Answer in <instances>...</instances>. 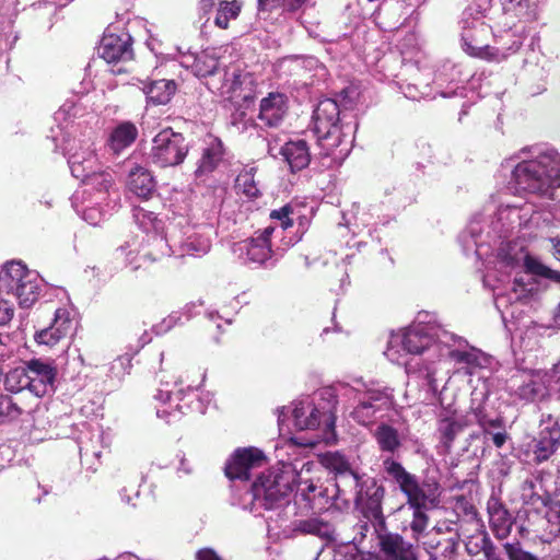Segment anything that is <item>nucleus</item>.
<instances>
[{
  "label": "nucleus",
  "mask_w": 560,
  "mask_h": 560,
  "mask_svg": "<svg viewBox=\"0 0 560 560\" xmlns=\"http://www.w3.org/2000/svg\"><path fill=\"white\" fill-rule=\"evenodd\" d=\"M516 191L553 198L560 185V155L553 150L540 152L534 159L518 163L512 173Z\"/></svg>",
  "instance_id": "1"
},
{
  "label": "nucleus",
  "mask_w": 560,
  "mask_h": 560,
  "mask_svg": "<svg viewBox=\"0 0 560 560\" xmlns=\"http://www.w3.org/2000/svg\"><path fill=\"white\" fill-rule=\"evenodd\" d=\"M454 335L433 324L413 323L401 332L393 335L385 354L390 361L401 363L400 351L406 354H422L433 350L436 357L444 355Z\"/></svg>",
  "instance_id": "2"
},
{
  "label": "nucleus",
  "mask_w": 560,
  "mask_h": 560,
  "mask_svg": "<svg viewBox=\"0 0 560 560\" xmlns=\"http://www.w3.org/2000/svg\"><path fill=\"white\" fill-rule=\"evenodd\" d=\"M339 121L340 109L338 104L331 98L322 100L313 114V129L326 154H332L342 144L346 148L341 149L340 153L349 151L348 147L351 141L346 140L345 127Z\"/></svg>",
  "instance_id": "3"
},
{
  "label": "nucleus",
  "mask_w": 560,
  "mask_h": 560,
  "mask_svg": "<svg viewBox=\"0 0 560 560\" xmlns=\"http://www.w3.org/2000/svg\"><path fill=\"white\" fill-rule=\"evenodd\" d=\"M69 165L74 177L98 192L100 200H104V196L109 195L114 186V177L109 172L95 171L97 158L92 143L86 142L74 151L69 158Z\"/></svg>",
  "instance_id": "4"
},
{
  "label": "nucleus",
  "mask_w": 560,
  "mask_h": 560,
  "mask_svg": "<svg viewBox=\"0 0 560 560\" xmlns=\"http://www.w3.org/2000/svg\"><path fill=\"white\" fill-rule=\"evenodd\" d=\"M39 278L21 261H11L1 270V283L8 295L11 293L22 307H30L39 295Z\"/></svg>",
  "instance_id": "5"
},
{
  "label": "nucleus",
  "mask_w": 560,
  "mask_h": 560,
  "mask_svg": "<svg viewBox=\"0 0 560 560\" xmlns=\"http://www.w3.org/2000/svg\"><path fill=\"white\" fill-rule=\"evenodd\" d=\"M363 388H355L358 405L350 416L361 425H370L389 410L394 405L393 390L388 387L362 385Z\"/></svg>",
  "instance_id": "6"
},
{
  "label": "nucleus",
  "mask_w": 560,
  "mask_h": 560,
  "mask_svg": "<svg viewBox=\"0 0 560 560\" xmlns=\"http://www.w3.org/2000/svg\"><path fill=\"white\" fill-rule=\"evenodd\" d=\"M188 151L185 137L172 128H165L153 138L150 159L160 167L177 166L184 162Z\"/></svg>",
  "instance_id": "7"
},
{
  "label": "nucleus",
  "mask_w": 560,
  "mask_h": 560,
  "mask_svg": "<svg viewBox=\"0 0 560 560\" xmlns=\"http://www.w3.org/2000/svg\"><path fill=\"white\" fill-rule=\"evenodd\" d=\"M322 395H327L330 398L327 408L322 404L315 405L310 400L300 401L295 405L293 417L294 424L299 430H313L323 424L326 433L334 432L337 400L329 389L324 390Z\"/></svg>",
  "instance_id": "8"
},
{
  "label": "nucleus",
  "mask_w": 560,
  "mask_h": 560,
  "mask_svg": "<svg viewBox=\"0 0 560 560\" xmlns=\"http://www.w3.org/2000/svg\"><path fill=\"white\" fill-rule=\"evenodd\" d=\"M291 491L289 481L276 470L262 472L252 485L248 494L252 498V510L273 509Z\"/></svg>",
  "instance_id": "9"
},
{
  "label": "nucleus",
  "mask_w": 560,
  "mask_h": 560,
  "mask_svg": "<svg viewBox=\"0 0 560 560\" xmlns=\"http://www.w3.org/2000/svg\"><path fill=\"white\" fill-rule=\"evenodd\" d=\"M462 46L470 56L482 57L490 49L486 39L490 33V27L483 22L482 12L470 5L463 12L460 20Z\"/></svg>",
  "instance_id": "10"
},
{
  "label": "nucleus",
  "mask_w": 560,
  "mask_h": 560,
  "mask_svg": "<svg viewBox=\"0 0 560 560\" xmlns=\"http://www.w3.org/2000/svg\"><path fill=\"white\" fill-rule=\"evenodd\" d=\"M444 355H448L456 364L455 373L465 376L480 375L491 369L492 357L475 347H462V340L454 339L450 346H444Z\"/></svg>",
  "instance_id": "11"
},
{
  "label": "nucleus",
  "mask_w": 560,
  "mask_h": 560,
  "mask_svg": "<svg viewBox=\"0 0 560 560\" xmlns=\"http://www.w3.org/2000/svg\"><path fill=\"white\" fill-rule=\"evenodd\" d=\"M355 482V503L364 511L368 517L380 518L382 516V499L384 489L377 485L374 478L352 474Z\"/></svg>",
  "instance_id": "12"
},
{
  "label": "nucleus",
  "mask_w": 560,
  "mask_h": 560,
  "mask_svg": "<svg viewBox=\"0 0 560 560\" xmlns=\"http://www.w3.org/2000/svg\"><path fill=\"white\" fill-rule=\"evenodd\" d=\"M264 453L256 447L236 450L225 465V475L229 479H249L252 471L265 465Z\"/></svg>",
  "instance_id": "13"
},
{
  "label": "nucleus",
  "mask_w": 560,
  "mask_h": 560,
  "mask_svg": "<svg viewBox=\"0 0 560 560\" xmlns=\"http://www.w3.org/2000/svg\"><path fill=\"white\" fill-rule=\"evenodd\" d=\"M28 390L37 398L44 397L54 390L57 369L52 362L32 359L25 362Z\"/></svg>",
  "instance_id": "14"
},
{
  "label": "nucleus",
  "mask_w": 560,
  "mask_h": 560,
  "mask_svg": "<svg viewBox=\"0 0 560 560\" xmlns=\"http://www.w3.org/2000/svg\"><path fill=\"white\" fill-rule=\"evenodd\" d=\"M161 384L162 387L154 395L156 416L166 423L177 422L184 415L185 406L179 404L184 396L183 389L174 392L171 388V383L164 382L163 377L161 378Z\"/></svg>",
  "instance_id": "15"
},
{
  "label": "nucleus",
  "mask_w": 560,
  "mask_h": 560,
  "mask_svg": "<svg viewBox=\"0 0 560 560\" xmlns=\"http://www.w3.org/2000/svg\"><path fill=\"white\" fill-rule=\"evenodd\" d=\"M560 446V425L552 419L544 420L536 438L529 444L537 463L549 459Z\"/></svg>",
  "instance_id": "16"
},
{
  "label": "nucleus",
  "mask_w": 560,
  "mask_h": 560,
  "mask_svg": "<svg viewBox=\"0 0 560 560\" xmlns=\"http://www.w3.org/2000/svg\"><path fill=\"white\" fill-rule=\"evenodd\" d=\"M250 77L243 72L238 67H231L224 72V79L220 86H217L219 93L228 100L238 104L241 101L252 98Z\"/></svg>",
  "instance_id": "17"
},
{
  "label": "nucleus",
  "mask_w": 560,
  "mask_h": 560,
  "mask_svg": "<svg viewBox=\"0 0 560 560\" xmlns=\"http://www.w3.org/2000/svg\"><path fill=\"white\" fill-rule=\"evenodd\" d=\"M273 231V226L266 228L261 232L256 233L252 238L238 243L235 250L245 254L249 262L265 264L271 258L270 236Z\"/></svg>",
  "instance_id": "18"
},
{
  "label": "nucleus",
  "mask_w": 560,
  "mask_h": 560,
  "mask_svg": "<svg viewBox=\"0 0 560 560\" xmlns=\"http://www.w3.org/2000/svg\"><path fill=\"white\" fill-rule=\"evenodd\" d=\"M72 329L73 324L69 311L58 308L55 312V318L51 325L38 331L35 335V340L39 345L52 347L70 335Z\"/></svg>",
  "instance_id": "19"
},
{
  "label": "nucleus",
  "mask_w": 560,
  "mask_h": 560,
  "mask_svg": "<svg viewBox=\"0 0 560 560\" xmlns=\"http://www.w3.org/2000/svg\"><path fill=\"white\" fill-rule=\"evenodd\" d=\"M228 48H210L196 56L184 57L182 63L191 69L196 77H208L214 73L223 58L222 52Z\"/></svg>",
  "instance_id": "20"
},
{
  "label": "nucleus",
  "mask_w": 560,
  "mask_h": 560,
  "mask_svg": "<svg viewBox=\"0 0 560 560\" xmlns=\"http://www.w3.org/2000/svg\"><path fill=\"white\" fill-rule=\"evenodd\" d=\"M490 527L498 539H505L512 529L514 520L508 509L495 495L487 502Z\"/></svg>",
  "instance_id": "21"
},
{
  "label": "nucleus",
  "mask_w": 560,
  "mask_h": 560,
  "mask_svg": "<svg viewBox=\"0 0 560 560\" xmlns=\"http://www.w3.org/2000/svg\"><path fill=\"white\" fill-rule=\"evenodd\" d=\"M383 466L388 476L399 485L407 498H412L415 501L422 498L420 491L424 488L418 483L415 476L405 470L400 463L393 458H386Z\"/></svg>",
  "instance_id": "22"
},
{
  "label": "nucleus",
  "mask_w": 560,
  "mask_h": 560,
  "mask_svg": "<svg viewBox=\"0 0 560 560\" xmlns=\"http://www.w3.org/2000/svg\"><path fill=\"white\" fill-rule=\"evenodd\" d=\"M381 551L392 560H417L413 545L406 541L402 536L386 533L378 536Z\"/></svg>",
  "instance_id": "23"
},
{
  "label": "nucleus",
  "mask_w": 560,
  "mask_h": 560,
  "mask_svg": "<svg viewBox=\"0 0 560 560\" xmlns=\"http://www.w3.org/2000/svg\"><path fill=\"white\" fill-rule=\"evenodd\" d=\"M98 51L108 63L130 59L132 55L129 37L115 34L103 36Z\"/></svg>",
  "instance_id": "24"
},
{
  "label": "nucleus",
  "mask_w": 560,
  "mask_h": 560,
  "mask_svg": "<svg viewBox=\"0 0 560 560\" xmlns=\"http://www.w3.org/2000/svg\"><path fill=\"white\" fill-rule=\"evenodd\" d=\"M287 97L281 93H269L260 102L259 119L269 127L278 126L287 113Z\"/></svg>",
  "instance_id": "25"
},
{
  "label": "nucleus",
  "mask_w": 560,
  "mask_h": 560,
  "mask_svg": "<svg viewBox=\"0 0 560 560\" xmlns=\"http://www.w3.org/2000/svg\"><path fill=\"white\" fill-rule=\"evenodd\" d=\"M472 423L470 413L466 415H452L450 417L441 418L439 421L438 431L441 436L443 446L448 451L456 435L466 427Z\"/></svg>",
  "instance_id": "26"
},
{
  "label": "nucleus",
  "mask_w": 560,
  "mask_h": 560,
  "mask_svg": "<svg viewBox=\"0 0 560 560\" xmlns=\"http://www.w3.org/2000/svg\"><path fill=\"white\" fill-rule=\"evenodd\" d=\"M281 154L293 172L305 168L311 161L308 145L302 139L287 142L281 148Z\"/></svg>",
  "instance_id": "27"
},
{
  "label": "nucleus",
  "mask_w": 560,
  "mask_h": 560,
  "mask_svg": "<svg viewBox=\"0 0 560 560\" xmlns=\"http://www.w3.org/2000/svg\"><path fill=\"white\" fill-rule=\"evenodd\" d=\"M420 493L422 494V498L417 501L412 498H408V504L413 511L410 528L415 534L416 539H418L419 535L422 534L428 526L429 518L423 510L427 508L428 503H433L435 500L434 495L428 493L425 489L421 490Z\"/></svg>",
  "instance_id": "28"
},
{
  "label": "nucleus",
  "mask_w": 560,
  "mask_h": 560,
  "mask_svg": "<svg viewBox=\"0 0 560 560\" xmlns=\"http://www.w3.org/2000/svg\"><path fill=\"white\" fill-rule=\"evenodd\" d=\"M128 187L135 195L147 199L154 191L155 182L148 170L136 166L129 172Z\"/></svg>",
  "instance_id": "29"
},
{
  "label": "nucleus",
  "mask_w": 560,
  "mask_h": 560,
  "mask_svg": "<svg viewBox=\"0 0 560 560\" xmlns=\"http://www.w3.org/2000/svg\"><path fill=\"white\" fill-rule=\"evenodd\" d=\"M223 144L218 138H210L202 151L196 170L197 175L212 172L223 159Z\"/></svg>",
  "instance_id": "30"
},
{
  "label": "nucleus",
  "mask_w": 560,
  "mask_h": 560,
  "mask_svg": "<svg viewBox=\"0 0 560 560\" xmlns=\"http://www.w3.org/2000/svg\"><path fill=\"white\" fill-rule=\"evenodd\" d=\"M137 136L138 130L133 124L121 122L110 132L107 144L115 154H119L135 142Z\"/></svg>",
  "instance_id": "31"
},
{
  "label": "nucleus",
  "mask_w": 560,
  "mask_h": 560,
  "mask_svg": "<svg viewBox=\"0 0 560 560\" xmlns=\"http://www.w3.org/2000/svg\"><path fill=\"white\" fill-rule=\"evenodd\" d=\"M477 396H478V393L474 392L472 398H471L470 410H469L470 418L472 419V422L476 421L483 429V431L486 433H489V429H491V428H494V429L503 428L504 422H503L502 418L498 417V418L491 419V420H489L487 418L485 407H483V402L487 399V395L485 393H480V397L478 398Z\"/></svg>",
  "instance_id": "32"
},
{
  "label": "nucleus",
  "mask_w": 560,
  "mask_h": 560,
  "mask_svg": "<svg viewBox=\"0 0 560 560\" xmlns=\"http://www.w3.org/2000/svg\"><path fill=\"white\" fill-rule=\"evenodd\" d=\"M142 90L149 102L162 105L170 102L176 91V84L173 80H158L145 84Z\"/></svg>",
  "instance_id": "33"
},
{
  "label": "nucleus",
  "mask_w": 560,
  "mask_h": 560,
  "mask_svg": "<svg viewBox=\"0 0 560 560\" xmlns=\"http://www.w3.org/2000/svg\"><path fill=\"white\" fill-rule=\"evenodd\" d=\"M504 11L520 21L532 22L538 18L539 0H504Z\"/></svg>",
  "instance_id": "34"
},
{
  "label": "nucleus",
  "mask_w": 560,
  "mask_h": 560,
  "mask_svg": "<svg viewBox=\"0 0 560 560\" xmlns=\"http://www.w3.org/2000/svg\"><path fill=\"white\" fill-rule=\"evenodd\" d=\"M242 0H221L218 2L214 25L221 30L229 28L230 22L235 21L243 9Z\"/></svg>",
  "instance_id": "35"
},
{
  "label": "nucleus",
  "mask_w": 560,
  "mask_h": 560,
  "mask_svg": "<svg viewBox=\"0 0 560 560\" xmlns=\"http://www.w3.org/2000/svg\"><path fill=\"white\" fill-rule=\"evenodd\" d=\"M256 171L255 166H245L235 180L236 191L248 199H255L260 196L259 184L255 180Z\"/></svg>",
  "instance_id": "36"
},
{
  "label": "nucleus",
  "mask_w": 560,
  "mask_h": 560,
  "mask_svg": "<svg viewBox=\"0 0 560 560\" xmlns=\"http://www.w3.org/2000/svg\"><path fill=\"white\" fill-rule=\"evenodd\" d=\"M373 436L383 452L394 453L400 447L398 431L388 424H380L375 429Z\"/></svg>",
  "instance_id": "37"
},
{
  "label": "nucleus",
  "mask_w": 560,
  "mask_h": 560,
  "mask_svg": "<svg viewBox=\"0 0 560 560\" xmlns=\"http://www.w3.org/2000/svg\"><path fill=\"white\" fill-rule=\"evenodd\" d=\"M210 246L211 242L209 235L194 232L183 242L182 252L183 254L191 256H201L208 253Z\"/></svg>",
  "instance_id": "38"
},
{
  "label": "nucleus",
  "mask_w": 560,
  "mask_h": 560,
  "mask_svg": "<svg viewBox=\"0 0 560 560\" xmlns=\"http://www.w3.org/2000/svg\"><path fill=\"white\" fill-rule=\"evenodd\" d=\"M524 267L525 270L532 275L542 277L553 282L560 283V271L552 270L534 256H524Z\"/></svg>",
  "instance_id": "39"
},
{
  "label": "nucleus",
  "mask_w": 560,
  "mask_h": 560,
  "mask_svg": "<svg viewBox=\"0 0 560 560\" xmlns=\"http://www.w3.org/2000/svg\"><path fill=\"white\" fill-rule=\"evenodd\" d=\"M25 365L9 371L4 377V389L10 393H20L28 389Z\"/></svg>",
  "instance_id": "40"
},
{
  "label": "nucleus",
  "mask_w": 560,
  "mask_h": 560,
  "mask_svg": "<svg viewBox=\"0 0 560 560\" xmlns=\"http://www.w3.org/2000/svg\"><path fill=\"white\" fill-rule=\"evenodd\" d=\"M24 412L10 396L0 395V424L18 420Z\"/></svg>",
  "instance_id": "41"
},
{
  "label": "nucleus",
  "mask_w": 560,
  "mask_h": 560,
  "mask_svg": "<svg viewBox=\"0 0 560 560\" xmlns=\"http://www.w3.org/2000/svg\"><path fill=\"white\" fill-rule=\"evenodd\" d=\"M546 387L539 380L529 377L516 389L520 398L525 400H535L545 396Z\"/></svg>",
  "instance_id": "42"
},
{
  "label": "nucleus",
  "mask_w": 560,
  "mask_h": 560,
  "mask_svg": "<svg viewBox=\"0 0 560 560\" xmlns=\"http://www.w3.org/2000/svg\"><path fill=\"white\" fill-rule=\"evenodd\" d=\"M133 219L144 232H156L159 230L160 221L156 215L143 208L136 207L133 209Z\"/></svg>",
  "instance_id": "43"
},
{
  "label": "nucleus",
  "mask_w": 560,
  "mask_h": 560,
  "mask_svg": "<svg viewBox=\"0 0 560 560\" xmlns=\"http://www.w3.org/2000/svg\"><path fill=\"white\" fill-rule=\"evenodd\" d=\"M323 463L328 469L337 474L342 475L349 472L351 476L352 474H355L353 470H351L350 464L346 456L340 453L336 452L326 454Z\"/></svg>",
  "instance_id": "44"
},
{
  "label": "nucleus",
  "mask_w": 560,
  "mask_h": 560,
  "mask_svg": "<svg viewBox=\"0 0 560 560\" xmlns=\"http://www.w3.org/2000/svg\"><path fill=\"white\" fill-rule=\"evenodd\" d=\"M299 529L303 533L322 537L328 536L330 532L329 525L318 518L301 521L299 524Z\"/></svg>",
  "instance_id": "45"
},
{
  "label": "nucleus",
  "mask_w": 560,
  "mask_h": 560,
  "mask_svg": "<svg viewBox=\"0 0 560 560\" xmlns=\"http://www.w3.org/2000/svg\"><path fill=\"white\" fill-rule=\"evenodd\" d=\"M293 210L291 206L285 205L280 209L272 210L270 212V219L272 221L279 222V225L282 228V230H287L293 224V220L291 218Z\"/></svg>",
  "instance_id": "46"
},
{
  "label": "nucleus",
  "mask_w": 560,
  "mask_h": 560,
  "mask_svg": "<svg viewBox=\"0 0 560 560\" xmlns=\"http://www.w3.org/2000/svg\"><path fill=\"white\" fill-rule=\"evenodd\" d=\"M14 303L0 294V326L9 324L14 316Z\"/></svg>",
  "instance_id": "47"
},
{
  "label": "nucleus",
  "mask_w": 560,
  "mask_h": 560,
  "mask_svg": "<svg viewBox=\"0 0 560 560\" xmlns=\"http://www.w3.org/2000/svg\"><path fill=\"white\" fill-rule=\"evenodd\" d=\"M318 486L311 479H301L298 485V491L301 492L303 498L311 502L315 499Z\"/></svg>",
  "instance_id": "48"
},
{
  "label": "nucleus",
  "mask_w": 560,
  "mask_h": 560,
  "mask_svg": "<svg viewBox=\"0 0 560 560\" xmlns=\"http://www.w3.org/2000/svg\"><path fill=\"white\" fill-rule=\"evenodd\" d=\"M105 213L95 207L85 208L83 210V219L91 225H98L103 219Z\"/></svg>",
  "instance_id": "49"
},
{
  "label": "nucleus",
  "mask_w": 560,
  "mask_h": 560,
  "mask_svg": "<svg viewBox=\"0 0 560 560\" xmlns=\"http://www.w3.org/2000/svg\"><path fill=\"white\" fill-rule=\"evenodd\" d=\"M152 241L159 248V254L152 257L153 260H156L163 256H170L173 253L172 248L168 246L167 241L164 237L155 233L154 235H152Z\"/></svg>",
  "instance_id": "50"
},
{
  "label": "nucleus",
  "mask_w": 560,
  "mask_h": 560,
  "mask_svg": "<svg viewBox=\"0 0 560 560\" xmlns=\"http://www.w3.org/2000/svg\"><path fill=\"white\" fill-rule=\"evenodd\" d=\"M508 208H510L511 210L522 212L521 214H518V219L521 220V224H523L524 226L528 225L529 218H527V215L536 212L534 206L509 205Z\"/></svg>",
  "instance_id": "51"
},
{
  "label": "nucleus",
  "mask_w": 560,
  "mask_h": 560,
  "mask_svg": "<svg viewBox=\"0 0 560 560\" xmlns=\"http://www.w3.org/2000/svg\"><path fill=\"white\" fill-rule=\"evenodd\" d=\"M506 550L510 560H537L533 555L512 545H506Z\"/></svg>",
  "instance_id": "52"
},
{
  "label": "nucleus",
  "mask_w": 560,
  "mask_h": 560,
  "mask_svg": "<svg viewBox=\"0 0 560 560\" xmlns=\"http://www.w3.org/2000/svg\"><path fill=\"white\" fill-rule=\"evenodd\" d=\"M196 559L197 560H222L218 555L217 552L211 549V548H203V549H200L197 553H196Z\"/></svg>",
  "instance_id": "53"
},
{
  "label": "nucleus",
  "mask_w": 560,
  "mask_h": 560,
  "mask_svg": "<svg viewBox=\"0 0 560 560\" xmlns=\"http://www.w3.org/2000/svg\"><path fill=\"white\" fill-rule=\"evenodd\" d=\"M528 292H530V289H526V287L523 283L515 281L512 293L514 294L517 301L526 299Z\"/></svg>",
  "instance_id": "54"
},
{
  "label": "nucleus",
  "mask_w": 560,
  "mask_h": 560,
  "mask_svg": "<svg viewBox=\"0 0 560 560\" xmlns=\"http://www.w3.org/2000/svg\"><path fill=\"white\" fill-rule=\"evenodd\" d=\"M506 439H508V434L505 431H501V432H497V433L492 434V441L497 447H502L504 445V443L506 442Z\"/></svg>",
  "instance_id": "55"
},
{
  "label": "nucleus",
  "mask_w": 560,
  "mask_h": 560,
  "mask_svg": "<svg viewBox=\"0 0 560 560\" xmlns=\"http://www.w3.org/2000/svg\"><path fill=\"white\" fill-rule=\"evenodd\" d=\"M551 245H552V255L553 257L560 261V238L559 237H552L550 238Z\"/></svg>",
  "instance_id": "56"
},
{
  "label": "nucleus",
  "mask_w": 560,
  "mask_h": 560,
  "mask_svg": "<svg viewBox=\"0 0 560 560\" xmlns=\"http://www.w3.org/2000/svg\"><path fill=\"white\" fill-rule=\"evenodd\" d=\"M199 5L200 10L207 13L213 7V2L212 0H201Z\"/></svg>",
  "instance_id": "57"
},
{
  "label": "nucleus",
  "mask_w": 560,
  "mask_h": 560,
  "mask_svg": "<svg viewBox=\"0 0 560 560\" xmlns=\"http://www.w3.org/2000/svg\"><path fill=\"white\" fill-rule=\"evenodd\" d=\"M271 7V0H258V9L260 11L269 10Z\"/></svg>",
  "instance_id": "58"
},
{
  "label": "nucleus",
  "mask_w": 560,
  "mask_h": 560,
  "mask_svg": "<svg viewBox=\"0 0 560 560\" xmlns=\"http://www.w3.org/2000/svg\"><path fill=\"white\" fill-rule=\"evenodd\" d=\"M495 305L501 311L502 306H506L508 300L504 296L498 295L495 296Z\"/></svg>",
  "instance_id": "59"
},
{
  "label": "nucleus",
  "mask_w": 560,
  "mask_h": 560,
  "mask_svg": "<svg viewBox=\"0 0 560 560\" xmlns=\"http://www.w3.org/2000/svg\"><path fill=\"white\" fill-rule=\"evenodd\" d=\"M119 253L121 254H126V257L127 259L129 260V262L131 264L132 262V259H129V256H131L133 254L135 250L132 249H129L127 250V247L125 246H121L119 249H118Z\"/></svg>",
  "instance_id": "60"
},
{
  "label": "nucleus",
  "mask_w": 560,
  "mask_h": 560,
  "mask_svg": "<svg viewBox=\"0 0 560 560\" xmlns=\"http://www.w3.org/2000/svg\"><path fill=\"white\" fill-rule=\"evenodd\" d=\"M504 262L506 267L513 268L516 265L517 259L515 257H505Z\"/></svg>",
  "instance_id": "61"
},
{
  "label": "nucleus",
  "mask_w": 560,
  "mask_h": 560,
  "mask_svg": "<svg viewBox=\"0 0 560 560\" xmlns=\"http://www.w3.org/2000/svg\"><path fill=\"white\" fill-rule=\"evenodd\" d=\"M291 9L300 8L306 0H288Z\"/></svg>",
  "instance_id": "62"
},
{
  "label": "nucleus",
  "mask_w": 560,
  "mask_h": 560,
  "mask_svg": "<svg viewBox=\"0 0 560 560\" xmlns=\"http://www.w3.org/2000/svg\"><path fill=\"white\" fill-rule=\"evenodd\" d=\"M405 93L410 98H413V100L419 98V96L416 93H413V91H412L410 85L407 86V91Z\"/></svg>",
  "instance_id": "63"
},
{
  "label": "nucleus",
  "mask_w": 560,
  "mask_h": 560,
  "mask_svg": "<svg viewBox=\"0 0 560 560\" xmlns=\"http://www.w3.org/2000/svg\"><path fill=\"white\" fill-rule=\"evenodd\" d=\"M427 378H428V383L430 384V386H434V382H435L434 372L429 371L427 373Z\"/></svg>",
  "instance_id": "64"
}]
</instances>
